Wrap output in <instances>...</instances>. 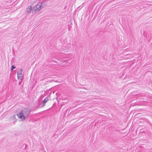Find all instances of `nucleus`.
Returning a JSON list of instances; mask_svg holds the SVG:
<instances>
[{
    "instance_id": "obj_1",
    "label": "nucleus",
    "mask_w": 152,
    "mask_h": 152,
    "mask_svg": "<svg viewBox=\"0 0 152 152\" xmlns=\"http://www.w3.org/2000/svg\"><path fill=\"white\" fill-rule=\"evenodd\" d=\"M31 112V110L29 108H24L19 113L17 114V115L19 118H20L22 121L24 120L26 117L28 116Z\"/></svg>"
},
{
    "instance_id": "obj_2",
    "label": "nucleus",
    "mask_w": 152,
    "mask_h": 152,
    "mask_svg": "<svg viewBox=\"0 0 152 152\" xmlns=\"http://www.w3.org/2000/svg\"><path fill=\"white\" fill-rule=\"evenodd\" d=\"M23 70V69L21 68L17 72L18 78L20 80L19 84H20V83L22 81V78L23 77V75H22Z\"/></svg>"
},
{
    "instance_id": "obj_3",
    "label": "nucleus",
    "mask_w": 152,
    "mask_h": 152,
    "mask_svg": "<svg viewBox=\"0 0 152 152\" xmlns=\"http://www.w3.org/2000/svg\"><path fill=\"white\" fill-rule=\"evenodd\" d=\"M40 4L38 3L33 8L32 10V12L37 13L39 11L42 9Z\"/></svg>"
},
{
    "instance_id": "obj_4",
    "label": "nucleus",
    "mask_w": 152,
    "mask_h": 152,
    "mask_svg": "<svg viewBox=\"0 0 152 152\" xmlns=\"http://www.w3.org/2000/svg\"><path fill=\"white\" fill-rule=\"evenodd\" d=\"M48 101V98L47 97L45 98L44 99V100H42L41 103L39 104V106L40 107H44L45 104Z\"/></svg>"
},
{
    "instance_id": "obj_5",
    "label": "nucleus",
    "mask_w": 152,
    "mask_h": 152,
    "mask_svg": "<svg viewBox=\"0 0 152 152\" xmlns=\"http://www.w3.org/2000/svg\"><path fill=\"white\" fill-rule=\"evenodd\" d=\"M32 7L31 6H29L26 9V13H29L31 12V10H32Z\"/></svg>"
},
{
    "instance_id": "obj_6",
    "label": "nucleus",
    "mask_w": 152,
    "mask_h": 152,
    "mask_svg": "<svg viewBox=\"0 0 152 152\" xmlns=\"http://www.w3.org/2000/svg\"><path fill=\"white\" fill-rule=\"evenodd\" d=\"M38 4H40V7H41V9H42L43 8L45 7L46 6V5L45 4V3L44 2H39L38 3Z\"/></svg>"
},
{
    "instance_id": "obj_7",
    "label": "nucleus",
    "mask_w": 152,
    "mask_h": 152,
    "mask_svg": "<svg viewBox=\"0 0 152 152\" xmlns=\"http://www.w3.org/2000/svg\"><path fill=\"white\" fill-rule=\"evenodd\" d=\"M15 66L14 65H12L11 66V70L12 71L13 70V69H15Z\"/></svg>"
},
{
    "instance_id": "obj_8",
    "label": "nucleus",
    "mask_w": 152,
    "mask_h": 152,
    "mask_svg": "<svg viewBox=\"0 0 152 152\" xmlns=\"http://www.w3.org/2000/svg\"><path fill=\"white\" fill-rule=\"evenodd\" d=\"M24 145H25V147H24V149H26V144H24Z\"/></svg>"
},
{
    "instance_id": "obj_9",
    "label": "nucleus",
    "mask_w": 152,
    "mask_h": 152,
    "mask_svg": "<svg viewBox=\"0 0 152 152\" xmlns=\"http://www.w3.org/2000/svg\"><path fill=\"white\" fill-rule=\"evenodd\" d=\"M15 117V115H14L12 116V117H11V118H14Z\"/></svg>"
}]
</instances>
